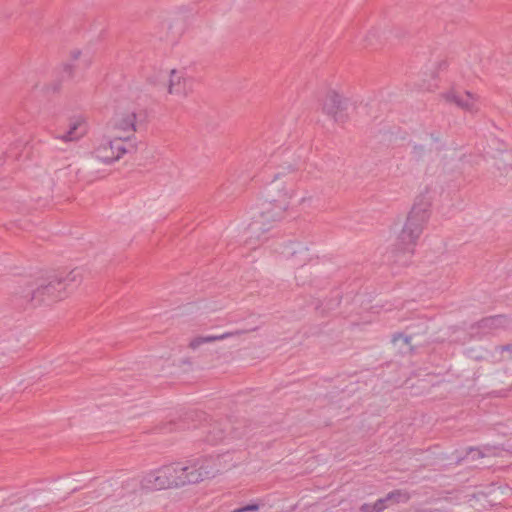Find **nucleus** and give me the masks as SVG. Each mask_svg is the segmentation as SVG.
<instances>
[{
    "instance_id": "1",
    "label": "nucleus",
    "mask_w": 512,
    "mask_h": 512,
    "mask_svg": "<svg viewBox=\"0 0 512 512\" xmlns=\"http://www.w3.org/2000/svg\"><path fill=\"white\" fill-rule=\"evenodd\" d=\"M295 196L296 191L292 185L274 183L269 191L270 201L264 203L261 210L253 216L248 229L252 233L271 229L276 222L284 218Z\"/></svg>"
},
{
    "instance_id": "2",
    "label": "nucleus",
    "mask_w": 512,
    "mask_h": 512,
    "mask_svg": "<svg viewBox=\"0 0 512 512\" xmlns=\"http://www.w3.org/2000/svg\"><path fill=\"white\" fill-rule=\"evenodd\" d=\"M81 282L82 274L78 270L50 275L33 290L32 300L38 305L52 306L69 298Z\"/></svg>"
},
{
    "instance_id": "3",
    "label": "nucleus",
    "mask_w": 512,
    "mask_h": 512,
    "mask_svg": "<svg viewBox=\"0 0 512 512\" xmlns=\"http://www.w3.org/2000/svg\"><path fill=\"white\" fill-rule=\"evenodd\" d=\"M430 218L427 203H415L402 222H397L391 229L393 245L403 251H411L421 237Z\"/></svg>"
},
{
    "instance_id": "4",
    "label": "nucleus",
    "mask_w": 512,
    "mask_h": 512,
    "mask_svg": "<svg viewBox=\"0 0 512 512\" xmlns=\"http://www.w3.org/2000/svg\"><path fill=\"white\" fill-rule=\"evenodd\" d=\"M128 146L129 144L121 137H115L103 131L93 148L92 158L105 165H111L127 154Z\"/></svg>"
},
{
    "instance_id": "5",
    "label": "nucleus",
    "mask_w": 512,
    "mask_h": 512,
    "mask_svg": "<svg viewBox=\"0 0 512 512\" xmlns=\"http://www.w3.org/2000/svg\"><path fill=\"white\" fill-rule=\"evenodd\" d=\"M137 114L130 108H117L107 121L104 131L115 137H121L128 144L137 132Z\"/></svg>"
},
{
    "instance_id": "6",
    "label": "nucleus",
    "mask_w": 512,
    "mask_h": 512,
    "mask_svg": "<svg viewBox=\"0 0 512 512\" xmlns=\"http://www.w3.org/2000/svg\"><path fill=\"white\" fill-rule=\"evenodd\" d=\"M164 90L167 96L186 99L194 91V79L183 68H171L166 74Z\"/></svg>"
},
{
    "instance_id": "7",
    "label": "nucleus",
    "mask_w": 512,
    "mask_h": 512,
    "mask_svg": "<svg viewBox=\"0 0 512 512\" xmlns=\"http://www.w3.org/2000/svg\"><path fill=\"white\" fill-rule=\"evenodd\" d=\"M154 485L159 489L187 486L184 461L171 463L158 469L154 477Z\"/></svg>"
},
{
    "instance_id": "8",
    "label": "nucleus",
    "mask_w": 512,
    "mask_h": 512,
    "mask_svg": "<svg viewBox=\"0 0 512 512\" xmlns=\"http://www.w3.org/2000/svg\"><path fill=\"white\" fill-rule=\"evenodd\" d=\"M193 460L203 482L214 479L227 468L224 457L220 455L200 457Z\"/></svg>"
},
{
    "instance_id": "9",
    "label": "nucleus",
    "mask_w": 512,
    "mask_h": 512,
    "mask_svg": "<svg viewBox=\"0 0 512 512\" xmlns=\"http://www.w3.org/2000/svg\"><path fill=\"white\" fill-rule=\"evenodd\" d=\"M442 98L464 110L470 112L478 110L479 97L469 91L450 88L442 94Z\"/></svg>"
},
{
    "instance_id": "10",
    "label": "nucleus",
    "mask_w": 512,
    "mask_h": 512,
    "mask_svg": "<svg viewBox=\"0 0 512 512\" xmlns=\"http://www.w3.org/2000/svg\"><path fill=\"white\" fill-rule=\"evenodd\" d=\"M89 129L88 119L84 115H76L70 118L67 131L60 136L64 142L78 141L83 138Z\"/></svg>"
},
{
    "instance_id": "11",
    "label": "nucleus",
    "mask_w": 512,
    "mask_h": 512,
    "mask_svg": "<svg viewBox=\"0 0 512 512\" xmlns=\"http://www.w3.org/2000/svg\"><path fill=\"white\" fill-rule=\"evenodd\" d=\"M348 107V99L337 90H330L322 100V110L328 115L335 116L345 111Z\"/></svg>"
},
{
    "instance_id": "12",
    "label": "nucleus",
    "mask_w": 512,
    "mask_h": 512,
    "mask_svg": "<svg viewBox=\"0 0 512 512\" xmlns=\"http://www.w3.org/2000/svg\"><path fill=\"white\" fill-rule=\"evenodd\" d=\"M240 334H241V332L237 330V331H226L221 334L196 335L189 340L187 347L192 351H197L205 344H209V343H213V342H217V341H223L225 339H228V338H231L234 336H238Z\"/></svg>"
},
{
    "instance_id": "13",
    "label": "nucleus",
    "mask_w": 512,
    "mask_h": 512,
    "mask_svg": "<svg viewBox=\"0 0 512 512\" xmlns=\"http://www.w3.org/2000/svg\"><path fill=\"white\" fill-rule=\"evenodd\" d=\"M400 499H406V495L400 492H394L384 499H379L374 504H364L361 510L363 512H381L387 507L388 502L399 501Z\"/></svg>"
},
{
    "instance_id": "14",
    "label": "nucleus",
    "mask_w": 512,
    "mask_h": 512,
    "mask_svg": "<svg viewBox=\"0 0 512 512\" xmlns=\"http://www.w3.org/2000/svg\"><path fill=\"white\" fill-rule=\"evenodd\" d=\"M184 465L187 486L197 485L203 482L193 459L185 460Z\"/></svg>"
},
{
    "instance_id": "15",
    "label": "nucleus",
    "mask_w": 512,
    "mask_h": 512,
    "mask_svg": "<svg viewBox=\"0 0 512 512\" xmlns=\"http://www.w3.org/2000/svg\"><path fill=\"white\" fill-rule=\"evenodd\" d=\"M260 509V505L257 503H251L244 507L237 508L232 510L231 512H254Z\"/></svg>"
},
{
    "instance_id": "16",
    "label": "nucleus",
    "mask_w": 512,
    "mask_h": 512,
    "mask_svg": "<svg viewBox=\"0 0 512 512\" xmlns=\"http://www.w3.org/2000/svg\"><path fill=\"white\" fill-rule=\"evenodd\" d=\"M398 341H404V342H407V338H404L402 336H399V337H396L394 338V342L397 343Z\"/></svg>"
}]
</instances>
